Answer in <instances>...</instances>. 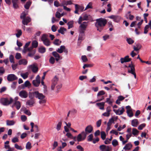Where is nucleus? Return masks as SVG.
Instances as JSON below:
<instances>
[{
  "instance_id": "obj_29",
  "label": "nucleus",
  "mask_w": 151,
  "mask_h": 151,
  "mask_svg": "<svg viewBox=\"0 0 151 151\" xmlns=\"http://www.w3.org/2000/svg\"><path fill=\"white\" fill-rule=\"evenodd\" d=\"M65 49V46L64 45H61L60 48L57 50V52L60 53H62Z\"/></svg>"
},
{
  "instance_id": "obj_62",
  "label": "nucleus",
  "mask_w": 151,
  "mask_h": 151,
  "mask_svg": "<svg viewBox=\"0 0 151 151\" xmlns=\"http://www.w3.org/2000/svg\"><path fill=\"white\" fill-rule=\"evenodd\" d=\"M24 114L28 116H30L31 115V113L29 110L26 109L24 110Z\"/></svg>"
},
{
  "instance_id": "obj_25",
  "label": "nucleus",
  "mask_w": 151,
  "mask_h": 151,
  "mask_svg": "<svg viewBox=\"0 0 151 151\" xmlns=\"http://www.w3.org/2000/svg\"><path fill=\"white\" fill-rule=\"evenodd\" d=\"M16 122L13 120H7L6 121V124L7 126H12L14 125Z\"/></svg>"
},
{
  "instance_id": "obj_2",
  "label": "nucleus",
  "mask_w": 151,
  "mask_h": 151,
  "mask_svg": "<svg viewBox=\"0 0 151 151\" xmlns=\"http://www.w3.org/2000/svg\"><path fill=\"white\" fill-rule=\"evenodd\" d=\"M35 94V98L39 100V102L40 104H45L46 103V100L45 99V96L43 94L40 93L39 91H37Z\"/></svg>"
},
{
  "instance_id": "obj_58",
  "label": "nucleus",
  "mask_w": 151,
  "mask_h": 151,
  "mask_svg": "<svg viewBox=\"0 0 151 151\" xmlns=\"http://www.w3.org/2000/svg\"><path fill=\"white\" fill-rule=\"evenodd\" d=\"M21 119L22 122H24L27 120V117L26 116L24 115H22L21 116Z\"/></svg>"
},
{
  "instance_id": "obj_45",
  "label": "nucleus",
  "mask_w": 151,
  "mask_h": 151,
  "mask_svg": "<svg viewBox=\"0 0 151 151\" xmlns=\"http://www.w3.org/2000/svg\"><path fill=\"white\" fill-rule=\"evenodd\" d=\"M55 59L53 57H51L49 60L50 63L52 64H54L55 63Z\"/></svg>"
},
{
  "instance_id": "obj_13",
  "label": "nucleus",
  "mask_w": 151,
  "mask_h": 151,
  "mask_svg": "<svg viewBox=\"0 0 151 151\" xmlns=\"http://www.w3.org/2000/svg\"><path fill=\"white\" fill-rule=\"evenodd\" d=\"M17 77L14 74H10L8 75L7 79L9 81H12L17 80Z\"/></svg>"
},
{
  "instance_id": "obj_27",
  "label": "nucleus",
  "mask_w": 151,
  "mask_h": 151,
  "mask_svg": "<svg viewBox=\"0 0 151 151\" xmlns=\"http://www.w3.org/2000/svg\"><path fill=\"white\" fill-rule=\"evenodd\" d=\"M15 106L17 110H19L21 107V103L20 101H16L14 102L13 106Z\"/></svg>"
},
{
  "instance_id": "obj_38",
  "label": "nucleus",
  "mask_w": 151,
  "mask_h": 151,
  "mask_svg": "<svg viewBox=\"0 0 151 151\" xmlns=\"http://www.w3.org/2000/svg\"><path fill=\"white\" fill-rule=\"evenodd\" d=\"M66 31V29L63 27L60 28V29L58 30V32L62 34H64V32Z\"/></svg>"
},
{
  "instance_id": "obj_34",
  "label": "nucleus",
  "mask_w": 151,
  "mask_h": 151,
  "mask_svg": "<svg viewBox=\"0 0 151 151\" xmlns=\"http://www.w3.org/2000/svg\"><path fill=\"white\" fill-rule=\"evenodd\" d=\"M35 103V101L34 100H28L26 102V105L32 106Z\"/></svg>"
},
{
  "instance_id": "obj_40",
  "label": "nucleus",
  "mask_w": 151,
  "mask_h": 151,
  "mask_svg": "<svg viewBox=\"0 0 151 151\" xmlns=\"http://www.w3.org/2000/svg\"><path fill=\"white\" fill-rule=\"evenodd\" d=\"M92 3L91 2H89L86 7L84 10H86L88 9H92Z\"/></svg>"
},
{
  "instance_id": "obj_54",
  "label": "nucleus",
  "mask_w": 151,
  "mask_h": 151,
  "mask_svg": "<svg viewBox=\"0 0 151 151\" xmlns=\"http://www.w3.org/2000/svg\"><path fill=\"white\" fill-rule=\"evenodd\" d=\"M61 42L60 41L59 39H56L54 41L53 43L55 45H59L60 44Z\"/></svg>"
},
{
  "instance_id": "obj_1",
  "label": "nucleus",
  "mask_w": 151,
  "mask_h": 151,
  "mask_svg": "<svg viewBox=\"0 0 151 151\" xmlns=\"http://www.w3.org/2000/svg\"><path fill=\"white\" fill-rule=\"evenodd\" d=\"M106 20L102 18L97 19L95 23V26L99 32H101L106 24Z\"/></svg>"
},
{
  "instance_id": "obj_53",
  "label": "nucleus",
  "mask_w": 151,
  "mask_h": 151,
  "mask_svg": "<svg viewBox=\"0 0 151 151\" xmlns=\"http://www.w3.org/2000/svg\"><path fill=\"white\" fill-rule=\"evenodd\" d=\"M32 44L33 47H37L38 43L37 41L35 40L32 42Z\"/></svg>"
},
{
  "instance_id": "obj_43",
  "label": "nucleus",
  "mask_w": 151,
  "mask_h": 151,
  "mask_svg": "<svg viewBox=\"0 0 151 151\" xmlns=\"http://www.w3.org/2000/svg\"><path fill=\"white\" fill-rule=\"evenodd\" d=\"M46 51V49L45 47H42L39 49V51L41 53H44Z\"/></svg>"
},
{
  "instance_id": "obj_17",
  "label": "nucleus",
  "mask_w": 151,
  "mask_h": 151,
  "mask_svg": "<svg viewBox=\"0 0 151 151\" xmlns=\"http://www.w3.org/2000/svg\"><path fill=\"white\" fill-rule=\"evenodd\" d=\"M79 35L78 39V41H82L84 39L85 32L79 31Z\"/></svg>"
},
{
  "instance_id": "obj_20",
  "label": "nucleus",
  "mask_w": 151,
  "mask_h": 151,
  "mask_svg": "<svg viewBox=\"0 0 151 151\" xmlns=\"http://www.w3.org/2000/svg\"><path fill=\"white\" fill-rule=\"evenodd\" d=\"M132 145L131 142L126 144L123 147V149L125 150H129L132 147Z\"/></svg>"
},
{
  "instance_id": "obj_11",
  "label": "nucleus",
  "mask_w": 151,
  "mask_h": 151,
  "mask_svg": "<svg viewBox=\"0 0 151 151\" xmlns=\"http://www.w3.org/2000/svg\"><path fill=\"white\" fill-rule=\"evenodd\" d=\"M109 18L113 19L116 22H119L121 19V17L119 16L112 15L109 17Z\"/></svg>"
},
{
  "instance_id": "obj_22",
  "label": "nucleus",
  "mask_w": 151,
  "mask_h": 151,
  "mask_svg": "<svg viewBox=\"0 0 151 151\" xmlns=\"http://www.w3.org/2000/svg\"><path fill=\"white\" fill-rule=\"evenodd\" d=\"M75 8H77L79 11H80L81 12H82L83 11H85L84 9V7L83 6L79 5L77 4H75Z\"/></svg>"
},
{
  "instance_id": "obj_47",
  "label": "nucleus",
  "mask_w": 151,
  "mask_h": 151,
  "mask_svg": "<svg viewBox=\"0 0 151 151\" xmlns=\"http://www.w3.org/2000/svg\"><path fill=\"white\" fill-rule=\"evenodd\" d=\"M31 143L29 142H28L26 146V148L27 150H30L32 147Z\"/></svg>"
},
{
  "instance_id": "obj_26",
  "label": "nucleus",
  "mask_w": 151,
  "mask_h": 151,
  "mask_svg": "<svg viewBox=\"0 0 151 151\" xmlns=\"http://www.w3.org/2000/svg\"><path fill=\"white\" fill-rule=\"evenodd\" d=\"M37 91H34L32 92H30L29 93V96L31 99H33L35 97V94L36 93Z\"/></svg>"
},
{
  "instance_id": "obj_63",
  "label": "nucleus",
  "mask_w": 151,
  "mask_h": 151,
  "mask_svg": "<svg viewBox=\"0 0 151 151\" xmlns=\"http://www.w3.org/2000/svg\"><path fill=\"white\" fill-rule=\"evenodd\" d=\"M35 53V50H33L32 51L28 53V56L30 57H32L34 54Z\"/></svg>"
},
{
  "instance_id": "obj_61",
  "label": "nucleus",
  "mask_w": 151,
  "mask_h": 151,
  "mask_svg": "<svg viewBox=\"0 0 151 151\" xmlns=\"http://www.w3.org/2000/svg\"><path fill=\"white\" fill-rule=\"evenodd\" d=\"M107 6L108 8L107 9V11L108 12H110L111 10V5L110 4H109L107 5Z\"/></svg>"
},
{
  "instance_id": "obj_3",
  "label": "nucleus",
  "mask_w": 151,
  "mask_h": 151,
  "mask_svg": "<svg viewBox=\"0 0 151 151\" xmlns=\"http://www.w3.org/2000/svg\"><path fill=\"white\" fill-rule=\"evenodd\" d=\"M41 39L44 44L47 46H49L50 45V42L48 38V35L44 34L41 36Z\"/></svg>"
},
{
  "instance_id": "obj_31",
  "label": "nucleus",
  "mask_w": 151,
  "mask_h": 151,
  "mask_svg": "<svg viewBox=\"0 0 151 151\" xmlns=\"http://www.w3.org/2000/svg\"><path fill=\"white\" fill-rule=\"evenodd\" d=\"M40 83V81L34 80L32 81L33 85L35 87H38Z\"/></svg>"
},
{
  "instance_id": "obj_51",
  "label": "nucleus",
  "mask_w": 151,
  "mask_h": 151,
  "mask_svg": "<svg viewBox=\"0 0 151 151\" xmlns=\"http://www.w3.org/2000/svg\"><path fill=\"white\" fill-rule=\"evenodd\" d=\"M27 15V13H26L25 12H24L21 14L20 16V18L22 19H23L26 18V16Z\"/></svg>"
},
{
  "instance_id": "obj_64",
  "label": "nucleus",
  "mask_w": 151,
  "mask_h": 151,
  "mask_svg": "<svg viewBox=\"0 0 151 151\" xmlns=\"http://www.w3.org/2000/svg\"><path fill=\"white\" fill-rule=\"evenodd\" d=\"M93 134H90L88 137V141H91L93 139Z\"/></svg>"
},
{
  "instance_id": "obj_36",
  "label": "nucleus",
  "mask_w": 151,
  "mask_h": 151,
  "mask_svg": "<svg viewBox=\"0 0 151 151\" xmlns=\"http://www.w3.org/2000/svg\"><path fill=\"white\" fill-rule=\"evenodd\" d=\"M17 33L15 35L17 37H19L22 35V32L21 29H17L16 30Z\"/></svg>"
},
{
  "instance_id": "obj_33",
  "label": "nucleus",
  "mask_w": 151,
  "mask_h": 151,
  "mask_svg": "<svg viewBox=\"0 0 151 151\" xmlns=\"http://www.w3.org/2000/svg\"><path fill=\"white\" fill-rule=\"evenodd\" d=\"M29 74V73L26 72L25 73H21L20 75L24 79H26L28 77Z\"/></svg>"
},
{
  "instance_id": "obj_52",
  "label": "nucleus",
  "mask_w": 151,
  "mask_h": 151,
  "mask_svg": "<svg viewBox=\"0 0 151 151\" xmlns=\"http://www.w3.org/2000/svg\"><path fill=\"white\" fill-rule=\"evenodd\" d=\"M14 147L17 149L20 150L23 149V148L21 146L17 144H15L14 145Z\"/></svg>"
},
{
  "instance_id": "obj_12",
  "label": "nucleus",
  "mask_w": 151,
  "mask_h": 151,
  "mask_svg": "<svg viewBox=\"0 0 151 151\" xmlns=\"http://www.w3.org/2000/svg\"><path fill=\"white\" fill-rule=\"evenodd\" d=\"M126 108L127 109V115L129 117H132L133 116V113L132 112V109L131 107L129 106H126Z\"/></svg>"
},
{
  "instance_id": "obj_48",
  "label": "nucleus",
  "mask_w": 151,
  "mask_h": 151,
  "mask_svg": "<svg viewBox=\"0 0 151 151\" xmlns=\"http://www.w3.org/2000/svg\"><path fill=\"white\" fill-rule=\"evenodd\" d=\"M112 144L114 147H116L118 145V143L116 139H114L112 140Z\"/></svg>"
},
{
  "instance_id": "obj_56",
  "label": "nucleus",
  "mask_w": 151,
  "mask_h": 151,
  "mask_svg": "<svg viewBox=\"0 0 151 151\" xmlns=\"http://www.w3.org/2000/svg\"><path fill=\"white\" fill-rule=\"evenodd\" d=\"M146 126V124L145 123H143L140 125L138 127V129L139 130H142L143 128Z\"/></svg>"
},
{
  "instance_id": "obj_24",
  "label": "nucleus",
  "mask_w": 151,
  "mask_h": 151,
  "mask_svg": "<svg viewBox=\"0 0 151 151\" xmlns=\"http://www.w3.org/2000/svg\"><path fill=\"white\" fill-rule=\"evenodd\" d=\"M27 63V61L25 59H21L18 62V64L19 65H26Z\"/></svg>"
},
{
  "instance_id": "obj_15",
  "label": "nucleus",
  "mask_w": 151,
  "mask_h": 151,
  "mask_svg": "<svg viewBox=\"0 0 151 151\" xmlns=\"http://www.w3.org/2000/svg\"><path fill=\"white\" fill-rule=\"evenodd\" d=\"M19 95L22 98H26L28 96V94L25 91L22 90L19 92Z\"/></svg>"
},
{
  "instance_id": "obj_59",
  "label": "nucleus",
  "mask_w": 151,
  "mask_h": 151,
  "mask_svg": "<svg viewBox=\"0 0 151 151\" xmlns=\"http://www.w3.org/2000/svg\"><path fill=\"white\" fill-rule=\"evenodd\" d=\"M81 59L83 62H85L87 61L88 60L86 55H82L81 56Z\"/></svg>"
},
{
  "instance_id": "obj_7",
  "label": "nucleus",
  "mask_w": 151,
  "mask_h": 151,
  "mask_svg": "<svg viewBox=\"0 0 151 151\" xmlns=\"http://www.w3.org/2000/svg\"><path fill=\"white\" fill-rule=\"evenodd\" d=\"M80 24L79 31L85 32L88 26V22H84Z\"/></svg>"
},
{
  "instance_id": "obj_21",
  "label": "nucleus",
  "mask_w": 151,
  "mask_h": 151,
  "mask_svg": "<svg viewBox=\"0 0 151 151\" xmlns=\"http://www.w3.org/2000/svg\"><path fill=\"white\" fill-rule=\"evenodd\" d=\"M139 124L138 121L137 119H133L131 121V125L133 127H136Z\"/></svg>"
},
{
  "instance_id": "obj_55",
  "label": "nucleus",
  "mask_w": 151,
  "mask_h": 151,
  "mask_svg": "<svg viewBox=\"0 0 151 151\" xmlns=\"http://www.w3.org/2000/svg\"><path fill=\"white\" fill-rule=\"evenodd\" d=\"M12 142L13 143H15L16 142H19V140L18 138L16 137H15L13 138L12 139Z\"/></svg>"
},
{
  "instance_id": "obj_41",
  "label": "nucleus",
  "mask_w": 151,
  "mask_h": 151,
  "mask_svg": "<svg viewBox=\"0 0 151 151\" xmlns=\"http://www.w3.org/2000/svg\"><path fill=\"white\" fill-rule=\"evenodd\" d=\"M74 22L73 21H70L68 22L67 24L68 25V29H70L72 28L73 27V24Z\"/></svg>"
},
{
  "instance_id": "obj_8",
  "label": "nucleus",
  "mask_w": 151,
  "mask_h": 151,
  "mask_svg": "<svg viewBox=\"0 0 151 151\" xmlns=\"http://www.w3.org/2000/svg\"><path fill=\"white\" fill-rule=\"evenodd\" d=\"M113 111L117 115H121L123 114L125 110L124 107H122L118 109H113Z\"/></svg>"
},
{
  "instance_id": "obj_49",
  "label": "nucleus",
  "mask_w": 151,
  "mask_h": 151,
  "mask_svg": "<svg viewBox=\"0 0 151 151\" xmlns=\"http://www.w3.org/2000/svg\"><path fill=\"white\" fill-rule=\"evenodd\" d=\"M105 94V93L104 91H101L99 92L97 94V96L98 99H99V96L104 95Z\"/></svg>"
},
{
  "instance_id": "obj_19",
  "label": "nucleus",
  "mask_w": 151,
  "mask_h": 151,
  "mask_svg": "<svg viewBox=\"0 0 151 151\" xmlns=\"http://www.w3.org/2000/svg\"><path fill=\"white\" fill-rule=\"evenodd\" d=\"M52 55L55 58V60L58 61L60 59V56L59 55L56 51L53 52L52 53Z\"/></svg>"
},
{
  "instance_id": "obj_16",
  "label": "nucleus",
  "mask_w": 151,
  "mask_h": 151,
  "mask_svg": "<svg viewBox=\"0 0 151 151\" xmlns=\"http://www.w3.org/2000/svg\"><path fill=\"white\" fill-rule=\"evenodd\" d=\"M111 111V107L108 106L106 108V112L103 113L102 115L105 116L109 117L110 115V112Z\"/></svg>"
},
{
  "instance_id": "obj_18",
  "label": "nucleus",
  "mask_w": 151,
  "mask_h": 151,
  "mask_svg": "<svg viewBox=\"0 0 151 151\" xmlns=\"http://www.w3.org/2000/svg\"><path fill=\"white\" fill-rule=\"evenodd\" d=\"M31 21V18L29 17H27L22 19V23L24 25H27Z\"/></svg>"
},
{
  "instance_id": "obj_60",
  "label": "nucleus",
  "mask_w": 151,
  "mask_h": 151,
  "mask_svg": "<svg viewBox=\"0 0 151 151\" xmlns=\"http://www.w3.org/2000/svg\"><path fill=\"white\" fill-rule=\"evenodd\" d=\"M15 57L18 60L20 59L21 58V54L19 53H17L16 54Z\"/></svg>"
},
{
  "instance_id": "obj_6",
  "label": "nucleus",
  "mask_w": 151,
  "mask_h": 151,
  "mask_svg": "<svg viewBox=\"0 0 151 151\" xmlns=\"http://www.w3.org/2000/svg\"><path fill=\"white\" fill-rule=\"evenodd\" d=\"M58 81V78L56 76H55L52 80V83L51 86V90H53L55 88V86L57 84Z\"/></svg>"
},
{
  "instance_id": "obj_9",
  "label": "nucleus",
  "mask_w": 151,
  "mask_h": 151,
  "mask_svg": "<svg viewBox=\"0 0 151 151\" xmlns=\"http://www.w3.org/2000/svg\"><path fill=\"white\" fill-rule=\"evenodd\" d=\"M28 68L32 70L33 72L35 73H37L38 70V67L35 64L29 65L28 67Z\"/></svg>"
},
{
  "instance_id": "obj_46",
  "label": "nucleus",
  "mask_w": 151,
  "mask_h": 151,
  "mask_svg": "<svg viewBox=\"0 0 151 151\" xmlns=\"http://www.w3.org/2000/svg\"><path fill=\"white\" fill-rule=\"evenodd\" d=\"M31 2L30 1L27 2L24 5V7L26 9H28L31 4Z\"/></svg>"
},
{
  "instance_id": "obj_44",
  "label": "nucleus",
  "mask_w": 151,
  "mask_h": 151,
  "mask_svg": "<svg viewBox=\"0 0 151 151\" xmlns=\"http://www.w3.org/2000/svg\"><path fill=\"white\" fill-rule=\"evenodd\" d=\"M9 59L11 63H13V64L15 63L14 61V57L12 55H11L9 56Z\"/></svg>"
},
{
  "instance_id": "obj_32",
  "label": "nucleus",
  "mask_w": 151,
  "mask_h": 151,
  "mask_svg": "<svg viewBox=\"0 0 151 151\" xmlns=\"http://www.w3.org/2000/svg\"><path fill=\"white\" fill-rule=\"evenodd\" d=\"M141 47V45L139 44H137L135 46H133L134 50L136 51H138Z\"/></svg>"
},
{
  "instance_id": "obj_14",
  "label": "nucleus",
  "mask_w": 151,
  "mask_h": 151,
  "mask_svg": "<svg viewBox=\"0 0 151 151\" xmlns=\"http://www.w3.org/2000/svg\"><path fill=\"white\" fill-rule=\"evenodd\" d=\"M86 136H85L84 134L82 133V132L81 133L79 134L77 137V140L78 142L84 140Z\"/></svg>"
},
{
  "instance_id": "obj_4",
  "label": "nucleus",
  "mask_w": 151,
  "mask_h": 151,
  "mask_svg": "<svg viewBox=\"0 0 151 151\" xmlns=\"http://www.w3.org/2000/svg\"><path fill=\"white\" fill-rule=\"evenodd\" d=\"M13 99L11 98H10L9 99L7 98H3L1 99L0 102L3 105L6 106L11 104L13 102Z\"/></svg>"
},
{
  "instance_id": "obj_57",
  "label": "nucleus",
  "mask_w": 151,
  "mask_h": 151,
  "mask_svg": "<svg viewBox=\"0 0 151 151\" xmlns=\"http://www.w3.org/2000/svg\"><path fill=\"white\" fill-rule=\"evenodd\" d=\"M150 27L148 25H146L145 27L144 28V33L145 34H147L148 32V29Z\"/></svg>"
},
{
  "instance_id": "obj_5",
  "label": "nucleus",
  "mask_w": 151,
  "mask_h": 151,
  "mask_svg": "<svg viewBox=\"0 0 151 151\" xmlns=\"http://www.w3.org/2000/svg\"><path fill=\"white\" fill-rule=\"evenodd\" d=\"M93 130V128L92 126L89 125L87 126L85 129V131H83L82 132V133H83L84 135L85 136H86L87 134L91 133Z\"/></svg>"
},
{
  "instance_id": "obj_30",
  "label": "nucleus",
  "mask_w": 151,
  "mask_h": 151,
  "mask_svg": "<svg viewBox=\"0 0 151 151\" xmlns=\"http://www.w3.org/2000/svg\"><path fill=\"white\" fill-rule=\"evenodd\" d=\"M13 4V7L15 9H17L18 7V1L19 0H12Z\"/></svg>"
},
{
  "instance_id": "obj_10",
  "label": "nucleus",
  "mask_w": 151,
  "mask_h": 151,
  "mask_svg": "<svg viewBox=\"0 0 151 151\" xmlns=\"http://www.w3.org/2000/svg\"><path fill=\"white\" fill-rule=\"evenodd\" d=\"M99 147L101 151H111L112 150L111 147L104 145H100Z\"/></svg>"
},
{
  "instance_id": "obj_23",
  "label": "nucleus",
  "mask_w": 151,
  "mask_h": 151,
  "mask_svg": "<svg viewBox=\"0 0 151 151\" xmlns=\"http://www.w3.org/2000/svg\"><path fill=\"white\" fill-rule=\"evenodd\" d=\"M128 67L130 68V70L129 69L128 71V72L131 73L135 72L134 66L132 64H129Z\"/></svg>"
},
{
  "instance_id": "obj_28",
  "label": "nucleus",
  "mask_w": 151,
  "mask_h": 151,
  "mask_svg": "<svg viewBox=\"0 0 151 151\" xmlns=\"http://www.w3.org/2000/svg\"><path fill=\"white\" fill-rule=\"evenodd\" d=\"M105 104V102H101L100 103H97L96 105L99 107L100 109L101 110L104 109V106Z\"/></svg>"
},
{
  "instance_id": "obj_37",
  "label": "nucleus",
  "mask_w": 151,
  "mask_h": 151,
  "mask_svg": "<svg viewBox=\"0 0 151 151\" xmlns=\"http://www.w3.org/2000/svg\"><path fill=\"white\" fill-rule=\"evenodd\" d=\"M23 85L24 86L23 87V88H24V87H29L30 86L31 84L30 83L29 81H27L24 82V84Z\"/></svg>"
},
{
  "instance_id": "obj_39",
  "label": "nucleus",
  "mask_w": 151,
  "mask_h": 151,
  "mask_svg": "<svg viewBox=\"0 0 151 151\" xmlns=\"http://www.w3.org/2000/svg\"><path fill=\"white\" fill-rule=\"evenodd\" d=\"M62 125V122H59L56 125V129L58 131H59L61 128Z\"/></svg>"
},
{
  "instance_id": "obj_42",
  "label": "nucleus",
  "mask_w": 151,
  "mask_h": 151,
  "mask_svg": "<svg viewBox=\"0 0 151 151\" xmlns=\"http://www.w3.org/2000/svg\"><path fill=\"white\" fill-rule=\"evenodd\" d=\"M126 40L128 44L130 45L132 44L134 42V41L130 38H127Z\"/></svg>"
},
{
  "instance_id": "obj_50",
  "label": "nucleus",
  "mask_w": 151,
  "mask_h": 151,
  "mask_svg": "<svg viewBox=\"0 0 151 151\" xmlns=\"http://www.w3.org/2000/svg\"><path fill=\"white\" fill-rule=\"evenodd\" d=\"M106 134L105 132L102 131L101 132V137L103 140H104L106 138Z\"/></svg>"
},
{
  "instance_id": "obj_35",
  "label": "nucleus",
  "mask_w": 151,
  "mask_h": 151,
  "mask_svg": "<svg viewBox=\"0 0 151 151\" xmlns=\"http://www.w3.org/2000/svg\"><path fill=\"white\" fill-rule=\"evenodd\" d=\"M139 132L136 128H133L132 129V134L134 136L137 135Z\"/></svg>"
}]
</instances>
